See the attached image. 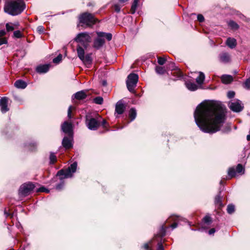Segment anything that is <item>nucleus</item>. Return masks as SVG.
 <instances>
[{
	"mask_svg": "<svg viewBox=\"0 0 250 250\" xmlns=\"http://www.w3.org/2000/svg\"><path fill=\"white\" fill-rule=\"evenodd\" d=\"M226 108L219 102L200 104L194 111L197 125L205 133H214L220 130L226 120Z\"/></svg>",
	"mask_w": 250,
	"mask_h": 250,
	"instance_id": "nucleus-1",
	"label": "nucleus"
},
{
	"mask_svg": "<svg viewBox=\"0 0 250 250\" xmlns=\"http://www.w3.org/2000/svg\"><path fill=\"white\" fill-rule=\"evenodd\" d=\"M25 8L22 2L10 1L6 2L4 7V11L9 15L16 16L21 14Z\"/></svg>",
	"mask_w": 250,
	"mask_h": 250,
	"instance_id": "nucleus-2",
	"label": "nucleus"
},
{
	"mask_svg": "<svg viewBox=\"0 0 250 250\" xmlns=\"http://www.w3.org/2000/svg\"><path fill=\"white\" fill-rule=\"evenodd\" d=\"M77 163L74 162L65 169H61L57 173V176H59L60 179L62 181L64 178L72 177L73 174L76 171Z\"/></svg>",
	"mask_w": 250,
	"mask_h": 250,
	"instance_id": "nucleus-3",
	"label": "nucleus"
},
{
	"mask_svg": "<svg viewBox=\"0 0 250 250\" xmlns=\"http://www.w3.org/2000/svg\"><path fill=\"white\" fill-rule=\"evenodd\" d=\"M80 23H82L88 27H92L98 21L93 15L85 12L80 15L79 17Z\"/></svg>",
	"mask_w": 250,
	"mask_h": 250,
	"instance_id": "nucleus-4",
	"label": "nucleus"
},
{
	"mask_svg": "<svg viewBox=\"0 0 250 250\" xmlns=\"http://www.w3.org/2000/svg\"><path fill=\"white\" fill-rule=\"evenodd\" d=\"M100 118L101 117L98 115L93 117L90 114H87L85 116V124L87 128L91 130H96L100 125Z\"/></svg>",
	"mask_w": 250,
	"mask_h": 250,
	"instance_id": "nucleus-5",
	"label": "nucleus"
},
{
	"mask_svg": "<svg viewBox=\"0 0 250 250\" xmlns=\"http://www.w3.org/2000/svg\"><path fill=\"white\" fill-rule=\"evenodd\" d=\"M74 40L79 43V45H81L84 48H86L91 41V37L87 32H82L79 33Z\"/></svg>",
	"mask_w": 250,
	"mask_h": 250,
	"instance_id": "nucleus-6",
	"label": "nucleus"
},
{
	"mask_svg": "<svg viewBox=\"0 0 250 250\" xmlns=\"http://www.w3.org/2000/svg\"><path fill=\"white\" fill-rule=\"evenodd\" d=\"M138 81V75L135 73H131L128 76L126 83L127 89L130 92H134V88L137 85Z\"/></svg>",
	"mask_w": 250,
	"mask_h": 250,
	"instance_id": "nucleus-7",
	"label": "nucleus"
},
{
	"mask_svg": "<svg viewBox=\"0 0 250 250\" xmlns=\"http://www.w3.org/2000/svg\"><path fill=\"white\" fill-rule=\"evenodd\" d=\"M35 186L32 183L29 182L22 185L19 189V195L26 196L29 195L34 189Z\"/></svg>",
	"mask_w": 250,
	"mask_h": 250,
	"instance_id": "nucleus-8",
	"label": "nucleus"
},
{
	"mask_svg": "<svg viewBox=\"0 0 250 250\" xmlns=\"http://www.w3.org/2000/svg\"><path fill=\"white\" fill-rule=\"evenodd\" d=\"M229 106L232 111L235 112H240L243 109V106L241 104V102L238 100L229 102Z\"/></svg>",
	"mask_w": 250,
	"mask_h": 250,
	"instance_id": "nucleus-9",
	"label": "nucleus"
},
{
	"mask_svg": "<svg viewBox=\"0 0 250 250\" xmlns=\"http://www.w3.org/2000/svg\"><path fill=\"white\" fill-rule=\"evenodd\" d=\"M62 131L69 136H72L73 134V125L72 123L64 122L61 126Z\"/></svg>",
	"mask_w": 250,
	"mask_h": 250,
	"instance_id": "nucleus-10",
	"label": "nucleus"
},
{
	"mask_svg": "<svg viewBox=\"0 0 250 250\" xmlns=\"http://www.w3.org/2000/svg\"><path fill=\"white\" fill-rule=\"evenodd\" d=\"M125 109V105L123 103L122 100H120L115 105V114H122Z\"/></svg>",
	"mask_w": 250,
	"mask_h": 250,
	"instance_id": "nucleus-11",
	"label": "nucleus"
},
{
	"mask_svg": "<svg viewBox=\"0 0 250 250\" xmlns=\"http://www.w3.org/2000/svg\"><path fill=\"white\" fill-rule=\"evenodd\" d=\"M219 60L222 63H229L231 61L230 55L227 52H222L219 55Z\"/></svg>",
	"mask_w": 250,
	"mask_h": 250,
	"instance_id": "nucleus-12",
	"label": "nucleus"
},
{
	"mask_svg": "<svg viewBox=\"0 0 250 250\" xmlns=\"http://www.w3.org/2000/svg\"><path fill=\"white\" fill-rule=\"evenodd\" d=\"M105 41L102 37H98L94 41L93 47L99 49L104 44Z\"/></svg>",
	"mask_w": 250,
	"mask_h": 250,
	"instance_id": "nucleus-13",
	"label": "nucleus"
},
{
	"mask_svg": "<svg viewBox=\"0 0 250 250\" xmlns=\"http://www.w3.org/2000/svg\"><path fill=\"white\" fill-rule=\"evenodd\" d=\"M8 100L6 97L1 98L0 100V106L1 107V111L2 113H5L8 111L9 108L7 107Z\"/></svg>",
	"mask_w": 250,
	"mask_h": 250,
	"instance_id": "nucleus-14",
	"label": "nucleus"
},
{
	"mask_svg": "<svg viewBox=\"0 0 250 250\" xmlns=\"http://www.w3.org/2000/svg\"><path fill=\"white\" fill-rule=\"evenodd\" d=\"M87 97V94L84 90H81L76 92L72 96V99H76L79 100H82L85 99Z\"/></svg>",
	"mask_w": 250,
	"mask_h": 250,
	"instance_id": "nucleus-15",
	"label": "nucleus"
},
{
	"mask_svg": "<svg viewBox=\"0 0 250 250\" xmlns=\"http://www.w3.org/2000/svg\"><path fill=\"white\" fill-rule=\"evenodd\" d=\"M49 64L41 65L36 67V71L39 73H45L49 70Z\"/></svg>",
	"mask_w": 250,
	"mask_h": 250,
	"instance_id": "nucleus-16",
	"label": "nucleus"
},
{
	"mask_svg": "<svg viewBox=\"0 0 250 250\" xmlns=\"http://www.w3.org/2000/svg\"><path fill=\"white\" fill-rule=\"evenodd\" d=\"M221 194V191H219V194L215 196L214 200L215 205L219 208H221L223 206L222 202L223 196H222Z\"/></svg>",
	"mask_w": 250,
	"mask_h": 250,
	"instance_id": "nucleus-17",
	"label": "nucleus"
},
{
	"mask_svg": "<svg viewBox=\"0 0 250 250\" xmlns=\"http://www.w3.org/2000/svg\"><path fill=\"white\" fill-rule=\"evenodd\" d=\"M226 44L231 49L235 48L237 45L236 40L234 38H229L226 41Z\"/></svg>",
	"mask_w": 250,
	"mask_h": 250,
	"instance_id": "nucleus-18",
	"label": "nucleus"
},
{
	"mask_svg": "<svg viewBox=\"0 0 250 250\" xmlns=\"http://www.w3.org/2000/svg\"><path fill=\"white\" fill-rule=\"evenodd\" d=\"M62 145L66 149H69L72 146L71 141L67 137H64L62 141Z\"/></svg>",
	"mask_w": 250,
	"mask_h": 250,
	"instance_id": "nucleus-19",
	"label": "nucleus"
},
{
	"mask_svg": "<svg viewBox=\"0 0 250 250\" xmlns=\"http://www.w3.org/2000/svg\"><path fill=\"white\" fill-rule=\"evenodd\" d=\"M233 80V78L230 75H224L221 77V81L225 84L230 83Z\"/></svg>",
	"mask_w": 250,
	"mask_h": 250,
	"instance_id": "nucleus-20",
	"label": "nucleus"
},
{
	"mask_svg": "<svg viewBox=\"0 0 250 250\" xmlns=\"http://www.w3.org/2000/svg\"><path fill=\"white\" fill-rule=\"evenodd\" d=\"M185 84L187 88L190 91H195L198 89V86L194 83L188 81Z\"/></svg>",
	"mask_w": 250,
	"mask_h": 250,
	"instance_id": "nucleus-21",
	"label": "nucleus"
},
{
	"mask_svg": "<svg viewBox=\"0 0 250 250\" xmlns=\"http://www.w3.org/2000/svg\"><path fill=\"white\" fill-rule=\"evenodd\" d=\"M97 34L98 37L105 38L108 41H110L112 39V35L111 33H107L103 32H97Z\"/></svg>",
	"mask_w": 250,
	"mask_h": 250,
	"instance_id": "nucleus-22",
	"label": "nucleus"
},
{
	"mask_svg": "<svg viewBox=\"0 0 250 250\" xmlns=\"http://www.w3.org/2000/svg\"><path fill=\"white\" fill-rule=\"evenodd\" d=\"M14 85L18 88L24 89L26 87L27 84L25 82L19 80L15 82Z\"/></svg>",
	"mask_w": 250,
	"mask_h": 250,
	"instance_id": "nucleus-23",
	"label": "nucleus"
},
{
	"mask_svg": "<svg viewBox=\"0 0 250 250\" xmlns=\"http://www.w3.org/2000/svg\"><path fill=\"white\" fill-rule=\"evenodd\" d=\"M77 51L78 53V56L79 59L80 60L83 59V57L84 56V49L80 45H78L77 48Z\"/></svg>",
	"mask_w": 250,
	"mask_h": 250,
	"instance_id": "nucleus-24",
	"label": "nucleus"
},
{
	"mask_svg": "<svg viewBox=\"0 0 250 250\" xmlns=\"http://www.w3.org/2000/svg\"><path fill=\"white\" fill-rule=\"evenodd\" d=\"M198 77L196 79V82L198 84H202L203 83L205 76L204 74L202 72H199Z\"/></svg>",
	"mask_w": 250,
	"mask_h": 250,
	"instance_id": "nucleus-25",
	"label": "nucleus"
},
{
	"mask_svg": "<svg viewBox=\"0 0 250 250\" xmlns=\"http://www.w3.org/2000/svg\"><path fill=\"white\" fill-rule=\"evenodd\" d=\"M138 2H139V0H134L133 3H132V5L131 7V9H130V13L132 14H134L135 13L136 10L138 6Z\"/></svg>",
	"mask_w": 250,
	"mask_h": 250,
	"instance_id": "nucleus-26",
	"label": "nucleus"
},
{
	"mask_svg": "<svg viewBox=\"0 0 250 250\" xmlns=\"http://www.w3.org/2000/svg\"><path fill=\"white\" fill-rule=\"evenodd\" d=\"M137 113L136 110L132 108L130 109L129 112V116L130 118V121L134 120L136 117Z\"/></svg>",
	"mask_w": 250,
	"mask_h": 250,
	"instance_id": "nucleus-27",
	"label": "nucleus"
},
{
	"mask_svg": "<svg viewBox=\"0 0 250 250\" xmlns=\"http://www.w3.org/2000/svg\"><path fill=\"white\" fill-rule=\"evenodd\" d=\"M171 74L177 78V79H180L182 77L183 74L180 69L178 68L175 70V71L173 73H171Z\"/></svg>",
	"mask_w": 250,
	"mask_h": 250,
	"instance_id": "nucleus-28",
	"label": "nucleus"
},
{
	"mask_svg": "<svg viewBox=\"0 0 250 250\" xmlns=\"http://www.w3.org/2000/svg\"><path fill=\"white\" fill-rule=\"evenodd\" d=\"M25 146L29 150L33 151L36 150L37 148V144L35 143H30L26 144Z\"/></svg>",
	"mask_w": 250,
	"mask_h": 250,
	"instance_id": "nucleus-29",
	"label": "nucleus"
},
{
	"mask_svg": "<svg viewBox=\"0 0 250 250\" xmlns=\"http://www.w3.org/2000/svg\"><path fill=\"white\" fill-rule=\"evenodd\" d=\"M83 62L90 64L92 62V59L90 54H87L83 57V59H81Z\"/></svg>",
	"mask_w": 250,
	"mask_h": 250,
	"instance_id": "nucleus-30",
	"label": "nucleus"
},
{
	"mask_svg": "<svg viewBox=\"0 0 250 250\" xmlns=\"http://www.w3.org/2000/svg\"><path fill=\"white\" fill-rule=\"evenodd\" d=\"M227 210L229 214H232L235 211V207L232 204H229L228 206Z\"/></svg>",
	"mask_w": 250,
	"mask_h": 250,
	"instance_id": "nucleus-31",
	"label": "nucleus"
},
{
	"mask_svg": "<svg viewBox=\"0 0 250 250\" xmlns=\"http://www.w3.org/2000/svg\"><path fill=\"white\" fill-rule=\"evenodd\" d=\"M156 72L159 74H163L165 73L166 70L163 67L157 66L155 68Z\"/></svg>",
	"mask_w": 250,
	"mask_h": 250,
	"instance_id": "nucleus-32",
	"label": "nucleus"
},
{
	"mask_svg": "<svg viewBox=\"0 0 250 250\" xmlns=\"http://www.w3.org/2000/svg\"><path fill=\"white\" fill-rule=\"evenodd\" d=\"M50 164H53L57 160V157L54 153L51 152L49 157Z\"/></svg>",
	"mask_w": 250,
	"mask_h": 250,
	"instance_id": "nucleus-33",
	"label": "nucleus"
},
{
	"mask_svg": "<svg viewBox=\"0 0 250 250\" xmlns=\"http://www.w3.org/2000/svg\"><path fill=\"white\" fill-rule=\"evenodd\" d=\"M228 175L231 178L234 177L236 175V172L233 167L229 168L228 172Z\"/></svg>",
	"mask_w": 250,
	"mask_h": 250,
	"instance_id": "nucleus-34",
	"label": "nucleus"
},
{
	"mask_svg": "<svg viewBox=\"0 0 250 250\" xmlns=\"http://www.w3.org/2000/svg\"><path fill=\"white\" fill-rule=\"evenodd\" d=\"M94 102L98 104H102L103 103V98L102 97L99 96L93 99Z\"/></svg>",
	"mask_w": 250,
	"mask_h": 250,
	"instance_id": "nucleus-35",
	"label": "nucleus"
},
{
	"mask_svg": "<svg viewBox=\"0 0 250 250\" xmlns=\"http://www.w3.org/2000/svg\"><path fill=\"white\" fill-rule=\"evenodd\" d=\"M244 171L245 170L243 166L241 164H239L236 167V172L238 173H242V174H244Z\"/></svg>",
	"mask_w": 250,
	"mask_h": 250,
	"instance_id": "nucleus-36",
	"label": "nucleus"
},
{
	"mask_svg": "<svg viewBox=\"0 0 250 250\" xmlns=\"http://www.w3.org/2000/svg\"><path fill=\"white\" fill-rule=\"evenodd\" d=\"M166 234V228L164 227V226H162L161 227V229L160 230V232L159 234H157V236H159L160 237H162L164 236Z\"/></svg>",
	"mask_w": 250,
	"mask_h": 250,
	"instance_id": "nucleus-37",
	"label": "nucleus"
},
{
	"mask_svg": "<svg viewBox=\"0 0 250 250\" xmlns=\"http://www.w3.org/2000/svg\"><path fill=\"white\" fill-rule=\"evenodd\" d=\"M229 25L232 29H236L239 27L238 25L234 21H231L229 22Z\"/></svg>",
	"mask_w": 250,
	"mask_h": 250,
	"instance_id": "nucleus-38",
	"label": "nucleus"
},
{
	"mask_svg": "<svg viewBox=\"0 0 250 250\" xmlns=\"http://www.w3.org/2000/svg\"><path fill=\"white\" fill-rule=\"evenodd\" d=\"M62 54H59L57 57L55 58L53 60V62L54 63L58 64L62 61Z\"/></svg>",
	"mask_w": 250,
	"mask_h": 250,
	"instance_id": "nucleus-39",
	"label": "nucleus"
},
{
	"mask_svg": "<svg viewBox=\"0 0 250 250\" xmlns=\"http://www.w3.org/2000/svg\"><path fill=\"white\" fill-rule=\"evenodd\" d=\"M168 69L172 71L175 70L178 67L175 65V64L173 62H170L168 65Z\"/></svg>",
	"mask_w": 250,
	"mask_h": 250,
	"instance_id": "nucleus-40",
	"label": "nucleus"
},
{
	"mask_svg": "<svg viewBox=\"0 0 250 250\" xmlns=\"http://www.w3.org/2000/svg\"><path fill=\"white\" fill-rule=\"evenodd\" d=\"M6 28L7 31H12L14 30V27L11 23H6Z\"/></svg>",
	"mask_w": 250,
	"mask_h": 250,
	"instance_id": "nucleus-41",
	"label": "nucleus"
},
{
	"mask_svg": "<svg viewBox=\"0 0 250 250\" xmlns=\"http://www.w3.org/2000/svg\"><path fill=\"white\" fill-rule=\"evenodd\" d=\"M14 36L17 38H20L22 37V34L19 30H17L14 32Z\"/></svg>",
	"mask_w": 250,
	"mask_h": 250,
	"instance_id": "nucleus-42",
	"label": "nucleus"
},
{
	"mask_svg": "<svg viewBox=\"0 0 250 250\" xmlns=\"http://www.w3.org/2000/svg\"><path fill=\"white\" fill-rule=\"evenodd\" d=\"M244 87L248 89H250V78L248 79L245 83H244Z\"/></svg>",
	"mask_w": 250,
	"mask_h": 250,
	"instance_id": "nucleus-43",
	"label": "nucleus"
},
{
	"mask_svg": "<svg viewBox=\"0 0 250 250\" xmlns=\"http://www.w3.org/2000/svg\"><path fill=\"white\" fill-rule=\"evenodd\" d=\"M203 221L205 223L208 224L211 222V219L210 216L206 215L204 217Z\"/></svg>",
	"mask_w": 250,
	"mask_h": 250,
	"instance_id": "nucleus-44",
	"label": "nucleus"
},
{
	"mask_svg": "<svg viewBox=\"0 0 250 250\" xmlns=\"http://www.w3.org/2000/svg\"><path fill=\"white\" fill-rule=\"evenodd\" d=\"M64 183L63 181H62L61 182V183L58 184L56 186V189H57L58 190H61L64 187Z\"/></svg>",
	"mask_w": 250,
	"mask_h": 250,
	"instance_id": "nucleus-45",
	"label": "nucleus"
},
{
	"mask_svg": "<svg viewBox=\"0 0 250 250\" xmlns=\"http://www.w3.org/2000/svg\"><path fill=\"white\" fill-rule=\"evenodd\" d=\"M166 60L162 57H159L158 58V62L160 65H163L166 62Z\"/></svg>",
	"mask_w": 250,
	"mask_h": 250,
	"instance_id": "nucleus-46",
	"label": "nucleus"
},
{
	"mask_svg": "<svg viewBox=\"0 0 250 250\" xmlns=\"http://www.w3.org/2000/svg\"><path fill=\"white\" fill-rule=\"evenodd\" d=\"M73 108H74V107L72 106H70L68 108L67 116L69 119H71L72 118V116L71 115V112H72V110Z\"/></svg>",
	"mask_w": 250,
	"mask_h": 250,
	"instance_id": "nucleus-47",
	"label": "nucleus"
},
{
	"mask_svg": "<svg viewBox=\"0 0 250 250\" xmlns=\"http://www.w3.org/2000/svg\"><path fill=\"white\" fill-rule=\"evenodd\" d=\"M37 192H45L48 193V192H49V190L48 189L44 188V187H42L40 188H38L37 190Z\"/></svg>",
	"mask_w": 250,
	"mask_h": 250,
	"instance_id": "nucleus-48",
	"label": "nucleus"
},
{
	"mask_svg": "<svg viewBox=\"0 0 250 250\" xmlns=\"http://www.w3.org/2000/svg\"><path fill=\"white\" fill-rule=\"evenodd\" d=\"M235 92L232 91H229L228 92L227 96L229 98L231 99L234 97Z\"/></svg>",
	"mask_w": 250,
	"mask_h": 250,
	"instance_id": "nucleus-49",
	"label": "nucleus"
},
{
	"mask_svg": "<svg viewBox=\"0 0 250 250\" xmlns=\"http://www.w3.org/2000/svg\"><path fill=\"white\" fill-rule=\"evenodd\" d=\"M114 9L116 12L119 13L120 12L121 7L119 4H116L114 5Z\"/></svg>",
	"mask_w": 250,
	"mask_h": 250,
	"instance_id": "nucleus-50",
	"label": "nucleus"
},
{
	"mask_svg": "<svg viewBox=\"0 0 250 250\" xmlns=\"http://www.w3.org/2000/svg\"><path fill=\"white\" fill-rule=\"evenodd\" d=\"M7 43V40L5 38H0V45Z\"/></svg>",
	"mask_w": 250,
	"mask_h": 250,
	"instance_id": "nucleus-51",
	"label": "nucleus"
},
{
	"mask_svg": "<svg viewBox=\"0 0 250 250\" xmlns=\"http://www.w3.org/2000/svg\"><path fill=\"white\" fill-rule=\"evenodd\" d=\"M197 19L200 22H203L204 21V18L201 14L198 15Z\"/></svg>",
	"mask_w": 250,
	"mask_h": 250,
	"instance_id": "nucleus-52",
	"label": "nucleus"
},
{
	"mask_svg": "<svg viewBox=\"0 0 250 250\" xmlns=\"http://www.w3.org/2000/svg\"><path fill=\"white\" fill-rule=\"evenodd\" d=\"M37 30L40 33H42L44 31V28L42 26H39L37 27Z\"/></svg>",
	"mask_w": 250,
	"mask_h": 250,
	"instance_id": "nucleus-53",
	"label": "nucleus"
},
{
	"mask_svg": "<svg viewBox=\"0 0 250 250\" xmlns=\"http://www.w3.org/2000/svg\"><path fill=\"white\" fill-rule=\"evenodd\" d=\"M157 250H164V247L161 243H158Z\"/></svg>",
	"mask_w": 250,
	"mask_h": 250,
	"instance_id": "nucleus-54",
	"label": "nucleus"
},
{
	"mask_svg": "<svg viewBox=\"0 0 250 250\" xmlns=\"http://www.w3.org/2000/svg\"><path fill=\"white\" fill-rule=\"evenodd\" d=\"M106 124H107V122H106V120H104V119H103V121L101 122V125L103 126V127L104 128H106Z\"/></svg>",
	"mask_w": 250,
	"mask_h": 250,
	"instance_id": "nucleus-55",
	"label": "nucleus"
},
{
	"mask_svg": "<svg viewBox=\"0 0 250 250\" xmlns=\"http://www.w3.org/2000/svg\"><path fill=\"white\" fill-rule=\"evenodd\" d=\"M215 232V229L214 228H212V229H211L209 231H208V234H210V235H211V234H214V233Z\"/></svg>",
	"mask_w": 250,
	"mask_h": 250,
	"instance_id": "nucleus-56",
	"label": "nucleus"
},
{
	"mask_svg": "<svg viewBox=\"0 0 250 250\" xmlns=\"http://www.w3.org/2000/svg\"><path fill=\"white\" fill-rule=\"evenodd\" d=\"M6 32L4 30H0V37H3L5 34Z\"/></svg>",
	"mask_w": 250,
	"mask_h": 250,
	"instance_id": "nucleus-57",
	"label": "nucleus"
},
{
	"mask_svg": "<svg viewBox=\"0 0 250 250\" xmlns=\"http://www.w3.org/2000/svg\"><path fill=\"white\" fill-rule=\"evenodd\" d=\"M177 226H178L177 223L175 222V223H174L173 224H172V225H170V227L172 229H175L176 228H177Z\"/></svg>",
	"mask_w": 250,
	"mask_h": 250,
	"instance_id": "nucleus-58",
	"label": "nucleus"
},
{
	"mask_svg": "<svg viewBox=\"0 0 250 250\" xmlns=\"http://www.w3.org/2000/svg\"><path fill=\"white\" fill-rule=\"evenodd\" d=\"M143 247L146 250H148L149 249V245L147 243L145 244L143 246Z\"/></svg>",
	"mask_w": 250,
	"mask_h": 250,
	"instance_id": "nucleus-59",
	"label": "nucleus"
},
{
	"mask_svg": "<svg viewBox=\"0 0 250 250\" xmlns=\"http://www.w3.org/2000/svg\"><path fill=\"white\" fill-rule=\"evenodd\" d=\"M230 129H230V127H228L225 130H223V132H228L230 131Z\"/></svg>",
	"mask_w": 250,
	"mask_h": 250,
	"instance_id": "nucleus-60",
	"label": "nucleus"
},
{
	"mask_svg": "<svg viewBox=\"0 0 250 250\" xmlns=\"http://www.w3.org/2000/svg\"><path fill=\"white\" fill-rule=\"evenodd\" d=\"M128 0H119L120 2L121 3H124L128 1Z\"/></svg>",
	"mask_w": 250,
	"mask_h": 250,
	"instance_id": "nucleus-61",
	"label": "nucleus"
},
{
	"mask_svg": "<svg viewBox=\"0 0 250 250\" xmlns=\"http://www.w3.org/2000/svg\"><path fill=\"white\" fill-rule=\"evenodd\" d=\"M247 140L248 141H250V134L247 135Z\"/></svg>",
	"mask_w": 250,
	"mask_h": 250,
	"instance_id": "nucleus-62",
	"label": "nucleus"
},
{
	"mask_svg": "<svg viewBox=\"0 0 250 250\" xmlns=\"http://www.w3.org/2000/svg\"><path fill=\"white\" fill-rule=\"evenodd\" d=\"M4 214H5L6 216L7 217L9 215V213H8L6 210L4 211Z\"/></svg>",
	"mask_w": 250,
	"mask_h": 250,
	"instance_id": "nucleus-63",
	"label": "nucleus"
},
{
	"mask_svg": "<svg viewBox=\"0 0 250 250\" xmlns=\"http://www.w3.org/2000/svg\"><path fill=\"white\" fill-rule=\"evenodd\" d=\"M103 84L104 85H106V82L105 81H103Z\"/></svg>",
	"mask_w": 250,
	"mask_h": 250,
	"instance_id": "nucleus-64",
	"label": "nucleus"
}]
</instances>
